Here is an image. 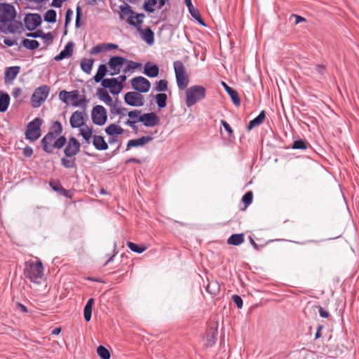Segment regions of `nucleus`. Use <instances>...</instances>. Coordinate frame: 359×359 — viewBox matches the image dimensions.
Returning <instances> with one entry per match:
<instances>
[{
    "label": "nucleus",
    "instance_id": "nucleus-5",
    "mask_svg": "<svg viewBox=\"0 0 359 359\" xmlns=\"http://www.w3.org/2000/svg\"><path fill=\"white\" fill-rule=\"evenodd\" d=\"M43 122V120L38 117L30 121L25 130L26 139L31 142L38 140L41 135V126Z\"/></svg>",
    "mask_w": 359,
    "mask_h": 359
},
{
    "label": "nucleus",
    "instance_id": "nucleus-16",
    "mask_svg": "<svg viewBox=\"0 0 359 359\" xmlns=\"http://www.w3.org/2000/svg\"><path fill=\"white\" fill-rule=\"evenodd\" d=\"M120 18L123 19L125 17H127V22L133 26L136 25V23L134 20V15L135 13L132 11L131 8L128 5L120 6Z\"/></svg>",
    "mask_w": 359,
    "mask_h": 359
},
{
    "label": "nucleus",
    "instance_id": "nucleus-17",
    "mask_svg": "<svg viewBox=\"0 0 359 359\" xmlns=\"http://www.w3.org/2000/svg\"><path fill=\"white\" fill-rule=\"evenodd\" d=\"M84 116L85 114L81 111H74L69 119L71 126L72 128H81L84 126Z\"/></svg>",
    "mask_w": 359,
    "mask_h": 359
},
{
    "label": "nucleus",
    "instance_id": "nucleus-43",
    "mask_svg": "<svg viewBox=\"0 0 359 359\" xmlns=\"http://www.w3.org/2000/svg\"><path fill=\"white\" fill-rule=\"evenodd\" d=\"M56 12L54 10H48L44 15V20L48 22H55L56 21Z\"/></svg>",
    "mask_w": 359,
    "mask_h": 359
},
{
    "label": "nucleus",
    "instance_id": "nucleus-28",
    "mask_svg": "<svg viewBox=\"0 0 359 359\" xmlns=\"http://www.w3.org/2000/svg\"><path fill=\"white\" fill-rule=\"evenodd\" d=\"M105 132L109 135H121L123 129L116 124L111 123L105 128Z\"/></svg>",
    "mask_w": 359,
    "mask_h": 359
},
{
    "label": "nucleus",
    "instance_id": "nucleus-52",
    "mask_svg": "<svg viewBox=\"0 0 359 359\" xmlns=\"http://www.w3.org/2000/svg\"><path fill=\"white\" fill-rule=\"evenodd\" d=\"M232 299H233V301L235 303V304L237 306V307L238 309H241L242 306H243V299H242V298L240 296L237 295V294H234L232 297Z\"/></svg>",
    "mask_w": 359,
    "mask_h": 359
},
{
    "label": "nucleus",
    "instance_id": "nucleus-9",
    "mask_svg": "<svg viewBox=\"0 0 359 359\" xmlns=\"http://www.w3.org/2000/svg\"><path fill=\"white\" fill-rule=\"evenodd\" d=\"M132 87L137 92L147 93L151 87L150 82L142 76H137L131 81Z\"/></svg>",
    "mask_w": 359,
    "mask_h": 359
},
{
    "label": "nucleus",
    "instance_id": "nucleus-22",
    "mask_svg": "<svg viewBox=\"0 0 359 359\" xmlns=\"http://www.w3.org/2000/svg\"><path fill=\"white\" fill-rule=\"evenodd\" d=\"M73 53V43H68L65 49L62 50L59 55L55 57V60L57 61L63 60L65 58L69 57L72 56Z\"/></svg>",
    "mask_w": 359,
    "mask_h": 359
},
{
    "label": "nucleus",
    "instance_id": "nucleus-31",
    "mask_svg": "<svg viewBox=\"0 0 359 359\" xmlns=\"http://www.w3.org/2000/svg\"><path fill=\"white\" fill-rule=\"evenodd\" d=\"M93 59H83L81 62V68L84 72L90 74L93 69Z\"/></svg>",
    "mask_w": 359,
    "mask_h": 359
},
{
    "label": "nucleus",
    "instance_id": "nucleus-45",
    "mask_svg": "<svg viewBox=\"0 0 359 359\" xmlns=\"http://www.w3.org/2000/svg\"><path fill=\"white\" fill-rule=\"evenodd\" d=\"M253 194L251 191L246 192L242 198V201L245 204V208H247L252 201Z\"/></svg>",
    "mask_w": 359,
    "mask_h": 359
},
{
    "label": "nucleus",
    "instance_id": "nucleus-61",
    "mask_svg": "<svg viewBox=\"0 0 359 359\" xmlns=\"http://www.w3.org/2000/svg\"><path fill=\"white\" fill-rule=\"evenodd\" d=\"M65 0H53L52 6L56 8H60L62 6Z\"/></svg>",
    "mask_w": 359,
    "mask_h": 359
},
{
    "label": "nucleus",
    "instance_id": "nucleus-7",
    "mask_svg": "<svg viewBox=\"0 0 359 359\" xmlns=\"http://www.w3.org/2000/svg\"><path fill=\"white\" fill-rule=\"evenodd\" d=\"M107 119V114L105 108L102 105H97L92 110V120L98 126L104 125Z\"/></svg>",
    "mask_w": 359,
    "mask_h": 359
},
{
    "label": "nucleus",
    "instance_id": "nucleus-1",
    "mask_svg": "<svg viewBox=\"0 0 359 359\" xmlns=\"http://www.w3.org/2000/svg\"><path fill=\"white\" fill-rule=\"evenodd\" d=\"M16 11L10 4L0 3V31L4 33L20 32L22 29V23L15 21Z\"/></svg>",
    "mask_w": 359,
    "mask_h": 359
},
{
    "label": "nucleus",
    "instance_id": "nucleus-29",
    "mask_svg": "<svg viewBox=\"0 0 359 359\" xmlns=\"http://www.w3.org/2000/svg\"><path fill=\"white\" fill-rule=\"evenodd\" d=\"M9 103L10 97L8 94L0 93V111H6L8 107Z\"/></svg>",
    "mask_w": 359,
    "mask_h": 359
},
{
    "label": "nucleus",
    "instance_id": "nucleus-62",
    "mask_svg": "<svg viewBox=\"0 0 359 359\" xmlns=\"http://www.w3.org/2000/svg\"><path fill=\"white\" fill-rule=\"evenodd\" d=\"M320 316L323 318H327L329 316V313L325 311L321 306H318Z\"/></svg>",
    "mask_w": 359,
    "mask_h": 359
},
{
    "label": "nucleus",
    "instance_id": "nucleus-53",
    "mask_svg": "<svg viewBox=\"0 0 359 359\" xmlns=\"http://www.w3.org/2000/svg\"><path fill=\"white\" fill-rule=\"evenodd\" d=\"M221 123L224 126V129L228 132L229 136L231 137L233 135V130L230 125L224 120H222Z\"/></svg>",
    "mask_w": 359,
    "mask_h": 359
},
{
    "label": "nucleus",
    "instance_id": "nucleus-38",
    "mask_svg": "<svg viewBox=\"0 0 359 359\" xmlns=\"http://www.w3.org/2000/svg\"><path fill=\"white\" fill-rule=\"evenodd\" d=\"M22 45L28 49L34 50L39 48V43L36 40L24 39Z\"/></svg>",
    "mask_w": 359,
    "mask_h": 359
},
{
    "label": "nucleus",
    "instance_id": "nucleus-64",
    "mask_svg": "<svg viewBox=\"0 0 359 359\" xmlns=\"http://www.w3.org/2000/svg\"><path fill=\"white\" fill-rule=\"evenodd\" d=\"M118 48V46L114 43H106L104 44V50H109L111 49H116Z\"/></svg>",
    "mask_w": 359,
    "mask_h": 359
},
{
    "label": "nucleus",
    "instance_id": "nucleus-12",
    "mask_svg": "<svg viewBox=\"0 0 359 359\" xmlns=\"http://www.w3.org/2000/svg\"><path fill=\"white\" fill-rule=\"evenodd\" d=\"M24 22L26 28L32 31L41 25V18L36 13L27 14L24 19Z\"/></svg>",
    "mask_w": 359,
    "mask_h": 359
},
{
    "label": "nucleus",
    "instance_id": "nucleus-23",
    "mask_svg": "<svg viewBox=\"0 0 359 359\" xmlns=\"http://www.w3.org/2000/svg\"><path fill=\"white\" fill-rule=\"evenodd\" d=\"M93 144L97 150H106L108 149V144L103 137L95 135L93 137Z\"/></svg>",
    "mask_w": 359,
    "mask_h": 359
},
{
    "label": "nucleus",
    "instance_id": "nucleus-15",
    "mask_svg": "<svg viewBox=\"0 0 359 359\" xmlns=\"http://www.w3.org/2000/svg\"><path fill=\"white\" fill-rule=\"evenodd\" d=\"M57 136L52 133H48L41 140L43 149L47 153H52L53 149V143Z\"/></svg>",
    "mask_w": 359,
    "mask_h": 359
},
{
    "label": "nucleus",
    "instance_id": "nucleus-59",
    "mask_svg": "<svg viewBox=\"0 0 359 359\" xmlns=\"http://www.w3.org/2000/svg\"><path fill=\"white\" fill-rule=\"evenodd\" d=\"M316 71L319 73L320 74H323L325 71V67L323 65H317L315 67Z\"/></svg>",
    "mask_w": 359,
    "mask_h": 359
},
{
    "label": "nucleus",
    "instance_id": "nucleus-33",
    "mask_svg": "<svg viewBox=\"0 0 359 359\" xmlns=\"http://www.w3.org/2000/svg\"><path fill=\"white\" fill-rule=\"evenodd\" d=\"M206 290L210 294L216 295L220 291L219 284L217 281H211L208 284Z\"/></svg>",
    "mask_w": 359,
    "mask_h": 359
},
{
    "label": "nucleus",
    "instance_id": "nucleus-36",
    "mask_svg": "<svg viewBox=\"0 0 359 359\" xmlns=\"http://www.w3.org/2000/svg\"><path fill=\"white\" fill-rule=\"evenodd\" d=\"M127 112V109L117 106L116 104L111 109H110V113L113 115H119L121 116H126Z\"/></svg>",
    "mask_w": 359,
    "mask_h": 359
},
{
    "label": "nucleus",
    "instance_id": "nucleus-55",
    "mask_svg": "<svg viewBox=\"0 0 359 359\" xmlns=\"http://www.w3.org/2000/svg\"><path fill=\"white\" fill-rule=\"evenodd\" d=\"M81 15V8L79 6H77L76 8V27H80V18Z\"/></svg>",
    "mask_w": 359,
    "mask_h": 359
},
{
    "label": "nucleus",
    "instance_id": "nucleus-42",
    "mask_svg": "<svg viewBox=\"0 0 359 359\" xmlns=\"http://www.w3.org/2000/svg\"><path fill=\"white\" fill-rule=\"evenodd\" d=\"M127 246L128 248L135 252L141 253L146 250L147 248L144 246H140L134 243L128 242Z\"/></svg>",
    "mask_w": 359,
    "mask_h": 359
},
{
    "label": "nucleus",
    "instance_id": "nucleus-18",
    "mask_svg": "<svg viewBox=\"0 0 359 359\" xmlns=\"http://www.w3.org/2000/svg\"><path fill=\"white\" fill-rule=\"evenodd\" d=\"M151 136H143L138 139L130 140L127 143V149L131 147L143 146L152 140Z\"/></svg>",
    "mask_w": 359,
    "mask_h": 359
},
{
    "label": "nucleus",
    "instance_id": "nucleus-49",
    "mask_svg": "<svg viewBox=\"0 0 359 359\" xmlns=\"http://www.w3.org/2000/svg\"><path fill=\"white\" fill-rule=\"evenodd\" d=\"M306 147H306V142L302 140L294 141L293 142V144L292 147V149H306Z\"/></svg>",
    "mask_w": 359,
    "mask_h": 359
},
{
    "label": "nucleus",
    "instance_id": "nucleus-3",
    "mask_svg": "<svg viewBox=\"0 0 359 359\" xmlns=\"http://www.w3.org/2000/svg\"><path fill=\"white\" fill-rule=\"evenodd\" d=\"M176 81L180 90H184L189 85V79L184 64L179 60L173 63Z\"/></svg>",
    "mask_w": 359,
    "mask_h": 359
},
{
    "label": "nucleus",
    "instance_id": "nucleus-8",
    "mask_svg": "<svg viewBox=\"0 0 359 359\" xmlns=\"http://www.w3.org/2000/svg\"><path fill=\"white\" fill-rule=\"evenodd\" d=\"M125 102L132 107H142L144 105V96L138 92H128L124 95Z\"/></svg>",
    "mask_w": 359,
    "mask_h": 359
},
{
    "label": "nucleus",
    "instance_id": "nucleus-46",
    "mask_svg": "<svg viewBox=\"0 0 359 359\" xmlns=\"http://www.w3.org/2000/svg\"><path fill=\"white\" fill-rule=\"evenodd\" d=\"M61 163H62V165L67 168H72L75 167V165H76L75 158L67 159V158H62Z\"/></svg>",
    "mask_w": 359,
    "mask_h": 359
},
{
    "label": "nucleus",
    "instance_id": "nucleus-10",
    "mask_svg": "<svg viewBox=\"0 0 359 359\" xmlns=\"http://www.w3.org/2000/svg\"><path fill=\"white\" fill-rule=\"evenodd\" d=\"M126 62V59L120 56L111 57L108 62L110 75L114 76L118 74Z\"/></svg>",
    "mask_w": 359,
    "mask_h": 359
},
{
    "label": "nucleus",
    "instance_id": "nucleus-19",
    "mask_svg": "<svg viewBox=\"0 0 359 359\" xmlns=\"http://www.w3.org/2000/svg\"><path fill=\"white\" fill-rule=\"evenodd\" d=\"M97 95L99 97V99L104 102L107 105H108L110 109L113 107L115 104L112 98L109 95L107 90L104 88H100L97 90Z\"/></svg>",
    "mask_w": 359,
    "mask_h": 359
},
{
    "label": "nucleus",
    "instance_id": "nucleus-41",
    "mask_svg": "<svg viewBox=\"0 0 359 359\" xmlns=\"http://www.w3.org/2000/svg\"><path fill=\"white\" fill-rule=\"evenodd\" d=\"M62 132V127L61 123L59 121H55L53 123L51 130L49 133H52L53 135L56 136H59Z\"/></svg>",
    "mask_w": 359,
    "mask_h": 359
},
{
    "label": "nucleus",
    "instance_id": "nucleus-39",
    "mask_svg": "<svg viewBox=\"0 0 359 359\" xmlns=\"http://www.w3.org/2000/svg\"><path fill=\"white\" fill-rule=\"evenodd\" d=\"M69 95V97H71L72 100H75L79 96V93L77 90L72 91V92H67L65 90H62L59 94V97L61 100H62L64 102H66V99L65 97H62V95Z\"/></svg>",
    "mask_w": 359,
    "mask_h": 359
},
{
    "label": "nucleus",
    "instance_id": "nucleus-14",
    "mask_svg": "<svg viewBox=\"0 0 359 359\" xmlns=\"http://www.w3.org/2000/svg\"><path fill=\"white\" fill-rule=\"evenodd\" d=\"M80 150V143L74 137L69 140L67 145L65 149V154L67 157L75 156Z\"/></svg>",
    "mask_w": 359,
    "mask_h": 359
},
{
    "label": "nucleus",
    "instance_id": "nucleus-21",
    "mask_svg": "<svg viewBox=\"0 0 359 359\" xmlns=\"http://www.w3.org/2000/svg\"><path fill=\"white\" fill-rule=\"evenodd\" d=\"M144 73L149 77H156L158 75L159 68L156 65L148 62L144 65Z\"/></svg>",
    "mask_w": 359,
    "mask_h": 359
},
{
    "label": "nucleus",
    "instance_id": "nucleus-34",
    "mask_svg": "<svg viewBox=\"0 0 359 359\" xmlns=\"http://www.w3.org/2000/svg\"><path fill=\"white\" fill-rule=\"evenodd\" d=\"M142 39L149 44L154 43V32L149 29H145L142 32Z\"/></svg>",
    "mask_w": 359,
    "mask_h": 359
},
{
    "label": "nucleus",
    "instance_id": "nucleus-6",
    "mask_svg": "<svg viewBox=\"0 0 359 359\" xmlns=\"http://www.w3.org/2000/svg\"><path fill=\"white\" fill-rule=\"evenodd\" d=\"M49 90V87L47 86L37 88L32 95V107H39L48 97Z\"/></svg>",
    "mask_w": 359,
    "mask_h": 359
},
{
    "label": "nucleus",
    "instance_id": "nucleus-32",
    "mask_svg": "<svg viewBox=\"0 0 359 359\" xmlns=\"http://www.w3.org/2000/svg\"><path fill=\"white\" fill-rule=\"evenodd\" d=\"M107 72V69L105 65H100L98 67L97 72L94 76V80L96 83H99L100 81L102 82L104 76H105Z\"/></svg>",
    "mask_w": 359,
    "mask_h": 359
},
{
    "label": "nucleus",
    "instance_id": "nucleus-35",
    "mask_svg": "<svg viewBox=\"0 0 359 359\" xmlns=\"http://www.w3.org/2000/svg\"><path fill=\"white\" fill-rule=\"evenodd\" d=\"M168 97L165 93H158L156 95V102L158 107L164 108L166 106Z\"/></svg>",
    "mask_w": 359,
    "mask_h": 359
},
{
    "label": "nucleus",
    "instance_id": "nucleus-63",
    "mask_svg": "<svg viewBox=\"0 0 359 359\" xmlns=\"http://www.w3.org/2000/svg\"><path fill=\"white\" fill-rule=\"evenodd\" d=\"M21 93H22L21 89L19 88H16L13 89V90L12 92V95L15 98H17L20 95Z\"/></svg>",
    "mask_w": 359,
    "mask_h": 359
},
{
    "label": "nucleus",
    "instance_id": "nucleus-27",
    "mask_svg": "<svg viewBox=\"0 0 359 359\" xmlns=\"http://www.w3.org/2000/svg\"><path fill=\"white\" fill-rule=\"evenodd\" d=\"M80 135L89 144L93 135V128L87 125H84L80 128Z\"/></svg>",
    "mask_w": 359,
    "mask_h": 359
},
{
    "label": "nucleus",
    "instance_id": "nucleus-11",
    "mask_svg": "<svg viewBox=\"0 0 359 359\" xmlns=\"http://www.w3.org/2000/svg\"><path fill=\"white\" fill-rule=\"evenodd\" d=\"M102 86L104 89L109 88L113 95L119 94L123 89L121 83L118 82L116 79H105L102 80Z\"/></svg>",
    "mask_w": 359,
    "mask_h": 359
},
{
    "label": "nucleus",
    "instance_id": "nucleus-13",
    "mask_svg": "<svg viewBox=\"0 0 359 359\" xmlns=\"http://www.w3.org/2000/svg\"><path fill=\"white\" fill-rule=\"evenodd\" d=\"M140 122H142L147 127H154L159 124L160 119L154 112L141 114Z\"/></svg>",
    "mask_w": 359,
    "mask_h": 359
},
{
    "label": "nucleus",
    "instance_id": "nucleus-44",
    "mask_svg": "<svg viewBox=\"0 0 359 359\" xmlns=\"http://www.w3.org/2000/svg\"><path fill=\"white\" fill-rule=\"evenodd\" d=\"M229 95L230 96L233 103L236 106L238 107L241 104V99L239 97L238 93L235 90H232L229 93H228Z\"/></svg>",
    "mask_w": 359,
    "mask_h": 359
},
{
    "label": "nucleus",
    "instance_id": "nucleus-50",
    "mask_svg": "<svg viewBox=\"0 0 359 359\" xmlns=\"http://www.w3.org/2000/svg\"><path fill=\"white\" fill-rule=\"evenodd\" d=\"M104 50V43L97 44L95 46H94L91 50H90V53L92 55H96L99 53Z\"/></svg>",
    "mask_w": 359,
    "mask_h": 359
},
{
    "label": "nucleus",
    "instance_id": "nucleus-40",
    "mask_svg": "<svg viewBox=\"0 0 359 359\" xmlns=\"http://www.w3.org/2000/svg\"><path fill=\"white\" fill-rule=\"evenodd\" d=\"M127 64H126V66L125 67L124 69H123V72L124 73H127L130 70H134L138 67H140L142 66V65L140 63H137V62H133L132 60H126V62Z\"/></svg>",
    "mask_w": 359,
    "mask_h": 359
},
{
    "label": "nucleus",
    "instance_id": "nucleus-51",
    "mask_svg": "<svg viewBox=\"0 0 359 359\" xmlns=\"http://www.w3.org/2000/svg\"><path fill=\"white\" fill-rule=\"evenodd\" d=\"M168 89V82L165 80H160L156 86V90L165 91Z\"/></svg>",
    "mask_w": 359,
    "mask_h": 359
},
{
    "label": "nucleus",
    "instance_id": "nucleus-37",
    "mask_svg": "<svg viewBox=\"0 0 359 359\" xmlns=\"http://www.w3.org/2000/svg\"><path fill=\"white\" fill-rule=\"evenodd\" d=\"M97 353L102 359H110L111 355L109 350L103 346L97 347Z\"/></svg>",
    "mask_w": 359,
    "mask_h": 359
},
{
    "label": "nucleus",
    "instance_id": "nucleus-26",
    "mask_svg": "<svg viewBox=\"0 0 359 359\" xmlns=\"http://www.w3.org/2000/svg\"><path fill=\"white\" fill-rule=\"evenodd\" d=\"M20 68L18 67H11L6 69L5 72V80L6 81H12L15 79L18 74L19 73Z\"/></svg>",
    "mask_w": 359,
    "mask_h": 359
},
{
    "label": "nucleus",
    "instance_id": "nucleus-58",
    "mask_svg": "<svg viewBox=\"0 0 359 359\" xmlns=\"http://www.w3.org/2000/svg\"><path fill=\"white\" fill-rule=\"evenodd\" d=\"M72 14H73V11L71 9H68L67 11L66 16H65V25H66L70 22Z\"/></svg>",
    "mask_w": 359,
    "mask_h": 359
},
{
    "label": "nucleus",
    "instance_id": "nucleus-4",
    "mask_svg": "<svg viewBox=\"0 0 359 359\" xmlns=\"http://www.w3.org/2000/svg\"><path fill=\"white\" fill-rule=\"evenodd\" d=\"M206 90L201 86H193L186 91V104L190 107L205 97Z\"/></svg>",
    "mask_w": 359,
    "mask_h": 359
},
{
    "label": "nucleus",
    "instance_id": "nucleus-56",
    "mask_svg": "<svg viewBox=\"0 0 359 359\" xmlns=\"http://www.w3.org/2000/svg\"><path fill=\"white\" fill-rule=\"evenodd\" d=\"M33 154V150L30 147H25L23 149V154L26 157H30Z\"/></svg>",
    "mask_w": 359,
    "mask_h": 359
},
{
    "label": "nucleus",
    "instance_id": "nucleus-24",
    "mask_svg": "<svg viewBox=\"0 0 359 359\" xmlns=\"http://www.w3.org/2000/svg\"><path fill=\"white\" fill-rule=\"evenodd\" d=\"M265 118V112L264 111H262L261 113L256 118L250 121L248 126V130H251L255 127L261 125L264 122Z\"/></svg>",
    "mask_w": 359,
    "mask_h": 359
},
{
    "label": "nucleus",
    "instance_id": "nucleus-48",
    "mask_svg": "<svg viewBox=\"0 0 359 359\" xmlns=\"http://www.w3.org/2000/svg\"><path fill=\"white\" fill-rule=\"evenodd\" d=\"M66 142V138L64 136H61L57 140L55 139L53 143V148L61 149L65 144Z\"/></svg>",
    "mask_w": 359,
    "mask_h": 359
},
{
    "label": "nucleus",
    "instance_id": "nucleus-2",
    "mask_svg": "<svg viewBox=\"0 0 359 359\" xmlns=\"http://www.w3.org/2000/svg\"><path fill=\"white\" fill-rule=\"evenodd\" d=\"M25 275L32 283L40 284L43 278V266L41 262H27L25 268Z\"/></svg>",
    "mask_w": 359,
    "mask_h": 359
},
{
    "label": "nucleus",
    "instance_id": "nucleus-47",
    "mask_svg": "<svg viewBox=\"0 0 359 359\" xmlns=\"http://www.w3.org/2000/svg\"><path fill=\"white\" fill-rule=\"evenodd\" d=\"M128 116L129 117L128 120H137L138 122L140 121V116H141V111L137 109L130 111L128 113Z\"/></svg>",
    "mask_w": 359,
    "mask_h": 359
},
{
    "label": "nucleus",
    "instance_id": "nucleus-20",
    "mask_svg": "<svg viewBox=\"0 0 359 359\" xmlns=\"http://www.w3.org/2000/svg\"><path fill=\"white\" fill-rule=\"evenodd\" d=\"M167 0H148L144 4V8L148 12H153L155 10V6L161 8L165 4Z\"/></svg>",
    "mask_w": 359,
    "mask_h": 359
},
{
    "label": "nucleus",
    "instance_id": "nucleus-30",
    "mask_svg": "<svg viewBox=\"0 0 359 359\" xmlns=\"http://www.w3.org/2000/svg\"><path fill=\"white\" fill-rule=\"evenodd\" d=\"M93 302H94V299L93 298L89 299L84 307L83 316H84L85 320L87 322L90 321V320L91 318Z\"/></svg>",
    "mask_w": 359,
    "mask_h": 359
},
{
    "label": "nucleus",
    "instance_id": "nucleus-60",
    "mask_svg": "<svg viewBox=\"0 0 359 359\" xmlns=\"http://www.w3.org/2000/svg\"><path fill=\"white\" fill-rule=\"evenodd\" d=\"M43 32L41 30H38L34 33H29L27 34L28 36H33V37H43Z\"/></svg>",
    "mask_w": 359,
    "mask_h": 359
},
{
    "label": "nucleus",
    "instance_id": "nucleus-54",
    "mask_svg": "<svg viewBox=\"0 0 359 359\" xmlns=\"http://www.w3.org/2000/svg\"><path fill=\"white\" fill-rule=\"evenodd\" d=\"M144 17V14H138V13H135L134 20L136 23L135 27H137L138 25H140L142 22V19Z\"/></svg>",
    "mask_w": 359,
    "mask_h": 359
},
{
    "label": "nucleus",
    "instance_id": "nucleus-57",
    "mask_svg": "<svg viewBox=\"0 0 359 359\" xmlns=\"http://www.w3.org/2000/svg\"><path fill=\"white\" fill-rule=\"evenodd\" d=\"M137 120H127L124 123L131 127L133 130H137L136 123Z\"/></svg>",
    "mask_w": 359,
    "mask_h": 359
},
{
    "label": "nucleus",
    "instance_id": "nucleus-25",
    "mask_svg": "<svg viewBox=\"0 0 359 359\" xmlns=\"http://www.w3.org/2000/svg\"><path fill=\"white\" fill-rule=\"evenodd\" d=\"M245 241L243 233L232 234L228 239L227 243L231 245H241Z\"/></svg>",
    "mask_w": 359,
    "mask_h": 359
}]
</instances>
